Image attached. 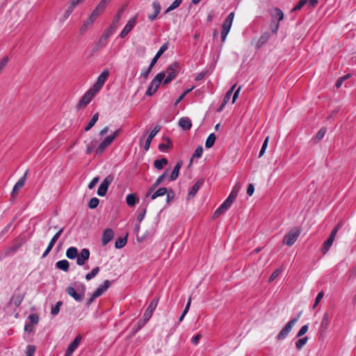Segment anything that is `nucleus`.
<instances>
[{
  "mask_svg": "<svg viewBox=\"0 0 356 356\" xmlns=\"http://www.w3.org/2000/svg\"><path fill=\"white\" fill-rule=\"evenodd\" d=\"M308 339H309L307 337H305L298 339L295 343L297 350H300L302 348V347L307 343Z\"/></svg>",
  "mask_w": 356,
  "mask_h": 356,
  "instance_id": "38",
  "label": "nucleus"
},
{
  "mask_svg": "<svg viewBox=\"0 0 356 356\" xmlns=\"http://www.w3.org/2000/svg\"><path fill=\"white\" fill-rule=\"evenodd\" d=\"M330 325V317L327 312L323 314V319L321 323L319 332L321 336L325 335Z\"/></svg>",
  "mask_w": 356,
  "mask_h": 356,
  "instance_id": "15",
  "label": "nucleus"
},
{
  "mask_svg": "<svg viewBox=\"0 0 356 356\" xmlns=\"http://www.w3.org/2000/svg\"><path fill=\"white\" fill-rule=\"evenodd\" d=\"M234 202L232 200H230L229 197H227L223 203L220 205L221 209H223L225 211H226L227 209H229L232 204Z\"/></svg>",
  "mask_w": 356,
  "mask_h": 356,
  "instance_id": "52",
  "label": "nucleus"
},
{
  "mask_svg": "<svg viewBox=\"0 0 356 356\" xmlns=\"http://www.w3.org/2000/svg\"><path fill=\"white\" fill-rule=\"evenodd\" d=\"M99 267L97 266L94 268L90 273L86 275V280L89 281L94 278L99 272Z\"/></svg>",
  "mask_w": 356,
  "mask_h": 356,
  "instance_id": "41",
  "label": "nucleus"
},
{
  "mask_svg": "<svg viewBox=\"0 0 356 356\" xmlns=\"http://www.w3.org/2000/svg\"><path fill=\"white\" fill-rule=\"evenodd\" d=\"M179 126L185 131L190 130L192 127V122L189 118L183 117L179 120Z\"/></svg>",
  "mask_w": 356,
  "mask_h": 356,
  "instance_id": "23",
  "label": "nucleus"
},
{
  "mask_svg": "<svg viewBox=\"0 0 356 356\" xmlns=\"http://www.w3.org/2000/svg\"><path fill=\"white\" fill-rule=\"evenodd\" d=\"M166 140L167 143H163L159 145V149L162 152H165L170 146V140L168 138Z\"/></svg>",
  "mask_w": 356,
  "mask_h": 356,
  "instance_id": "44",
  "label": "nucleus"
},
{
  "mask_svg": "<svg viewBox=\"0 0 356 356\" xmlns=\"http://www.w3.org/2000/svg\"><path fill=\"white\" fill-rule=\"evenodd\" d=\"M168 46H169L168 42H166L162 44V46L160 47L159 51L156 52V55L154 56V58L151 60L150 63H152V65H154L156 63L158 59L168 49Z\"/></svg>",
  "mask_w": 356,
  "mask_h": 356,
  "instance_id": "22",
  "label": "nucleus"
},
{
  "mask_svg": "<svg viewBox=\"0 0 356 356\" xmlns=\"http://www.w3.org/2000/svg\"><path fill=\"white\" fill-rule=\"evenodd\" d=\"M99 119V114L97 113H95L92 118L90 119V122L87 124V126L85 127V131H89L97 122Z\"/></svg>",
  "mask_w": 356,
  "mask_h": 356,
  "instance_id": "37",
  "label": "nucleus"
},
{
  "mask_svg": "<svg viewBox=\"0 0 356 356\" xmlns=\"http://www.w3.org/2000/svg\"><path fill=\"white\" fill-rule=\"evenodd\" d=\"M299 316L296 318H294L290 320L285 326L282 329V330L277 335V339L278 341L284 340L291 331L293 327L295 325L296 322L298 321Z\"/></svg>",
  "mask_w": 356,
  "mask_h": 356,
  "instance_id": "5",
  "label": "nucleus"
},
{
  "mask_svg": "<svg viewBox=\"0 0 356 356\" xmlns=\"http://www.w3.org/2000/svg\"><path fill=\"white\" fill-rule=\"evenodd\" d=\"M269 38L270 34L268 33H264L259 39L256 45V48L257 49H259L264 44H265L269 40Z\"/></svg>",
  "mask_w": 356,
  "mask_h": 356,
  "instance_id": "29",
  "label": "nucleus"
},
{
  "mask_svg": "<svg viewBox=\"0 0 356 356\" xmlns=\"http://www.w3.org/2000/svg\"><path fill=\"white\" fill-rule=\"evenodd\" d=\"M268 140H269V137L268 136L264 141L263 143V145H262V147L260 149V152H259V157H261L265 152H266V149L268 147Z\"/></svg>",
  "mask_w": 356,
  "mask_h": 356,
  "instance_id": "50",
  "label": "nucleus"
},
{
  "mask_svg": "<svg viewBox=\"0 0 356 356\" xmlns=\"http://www.w3.org/2000/svg\"><path fill=\"white\" fill-rule=\"evenodd\" d=\"M138 15L130 18L123 29L121 31L119 36L121 38H124L135 27L137 23Z\"/></svg>",
  "mask_w": 356,
  "mask_h": 356,
  "instance_id": "8",
  "label": "nucleus"
},
{
  "mask_svg": "<svg viewBox=\"0 0 356 356\" xmlns=\"http://www.w3.org/2000/svg\"><path fill=\"white\" fill-rule=\"evenodd\" d=\"M77 290L79 292H77L75 288L72 286H68L66 288V292L69 296L73 298L76 301L81 302L84 298L86 286L82 283H79L78 284Z\"/></svg>",
  "mask_w": 356,
  "mask_h": 356,
  "instance_id": "1",
  "label": "nucleus"
},
{
  "mask_svg": "<svg viewBox=\"0 0 356 356\" xmlns=\"http://www.w3.org/2000/svg\"><path fill=\"white\" fill-rule=\"evenodd\" d=\"M300 234V231L298 228L292 229L289 232H288L284 236L282 240V243L288 246L293 245L297 241V238H298Z\"/></svg>",
  "mask_w": 356,
  "mask_h": 356,
  "instance_id": "6",
  "label": "nucleus"
},
{
  "mask_svg": "<svg viewBox=\"0 0 356 356\" xmlns=\"http://www.w3.org/2000/svg\"><path fill=\"white\" fill-rule=\"evenodd\" d=\"M97 93L95 92L91 88H90L82 97V98L76 104V108L78 110L84 108L87 105H88Z\"/></svg>",
  "mask_w": 356,
  "mask_h": 356,
  "instance_id": "4",
  "label": "nucleus"
},
{
  "mask_svg": "<svg viewBox=\"0 0 356 356\" xmlns=\"http://www.w3.org/2000/svg\"><path fill=\"white\" fill-rule=\"evenodd\" d=\"M307 0H300L297 5L292 9V11L300 10L307 3Z\"/></svg>",
  "mask_w": 356,
  "mask_h": 356,
  "instance_id": "57",
  "label": "nucleus"
},
{
  "mask_svg": "<svg viewBox=\"0 0 356 356\" xmlns=\"http://www.w3.org/2000/svg\"><path fill=\"white\" fill-rule=\"evenodd\" d=\"M123 13L124 8H122L118 11L117 14L114 16L113 19L115 20V22H120Z\"/></svg>",
  "mask_w": 356,
  "mask_h": 356,
  "instance_id": "61",
  "label": "nucleus"
},
{
  "mask_svg": "<svg viewBox=\"0 0 356 356\" xmlns=\"http://www.w3.org/2000/svg\"><path fill=\"white\" fill-rule=\"evenodd\" d=\"M203 179H201L197 180L195 182V184L192 186V188L189 190L188 193V199L190 200L193 198L197 194V191L200 190V188L203 186Z\"/></svg>",
  "mask_w": 356,
  "mask_h": 356,
  "instance_id": "17",
  "label": "nucleus"
},
{
  "mask_svg": "<svg viewBox=\"0 0 356 356\" xmlns=\"http://www.w3.org/2000/svg\"><path fill=\"white\" fill-rule=\"evenodd\" d=\"M114 180V175L113 174H111L106 177L102 182L100 184V186L104 187L108 190V186L113 182Z\"/></svg>",
  "mask_w": 356,
  "mask_h": 356,
  "instance_id": "35",
  "label": "nucleus"
},
{
  "mask_svg": "<svg viewBox=\"0 0 356 356\" xmlns=\"http://www.w3.org/2000/svg\"><path fill=\"white\" fill-rule=\"evenodd\" d=\"M138 201V199L134 193H130L126 197V202L129 207L135 206Z\"/></svg>",
  "mask_w": 356,
  "mask_h": 356,
  "instance_id": "31",
  "label": "nucleus"
},
{
  "mask_svg": "<svg viewBox=\"0 0 356 356\" xmlns=\"http://www.w3.org/2000/svg\"><path fill=\"white\" fill-rule=\"evenodd\" d=\"M152 8L154 13H156V15H159L161 9L160 3L158 1H154L152 3Z\"/></svg>",
  "mask_w": 356,
  "mask_h": 356,
  "instance_id": "53",
  "label": "nucleus"
},
{
  "mask_svg": "<svg viewBox=\"0 0 356 356\" xmlns=\"http://www.w3.org/2000/svg\"><path fill=\"white\" fill-rule=\"evenodd\" d=\"M35 351V347L33 345H28L26 348V353L28 355L33 356Z\"/></svg>",
  "mask_w": 356,
  "mask_h": 356,
  "instance_id": "55",
  "label": "nucleus"
},
{
  "mask_svg": "<svg viewBox=\"0 0 356 356\" xmlns=\"http://www.w3.org/2000/svg\"><path fill=\"white\" fill-rule=\"evenodd\" d=\"M270 15L273 20L277 21V23L275 25V28L273 29V32L275 33L279 28V22L282 20L284 17V13L280 8H274L270 10Z\"/></svg>",
  "mask_w": 356,
  "mask_h": 356,
  "instance_id": "9",
  "label": "nucleus"
},
{
  "mask_svg": "<svg viewBox=\"0 0 356 356\" xmlns=\"http://www.w3.org/2000/svg\"><path fill=\"white\" fill-rule=\"evenodd\" d=\"M90 258V251L87 248H83L81 250L80 253H77L76 264L79 266H83Z\"/></svg>",
  "mask_w": 356,
  "mask_h": 356,
  "instance_id": "10",
  "label": "nucleus"
},
{
  "mask_svg": "<svg viewBox=\"0 0 356 356\" xmlns=\"http://www.w3.org/2000/svg\"><path fill=\"white\" fill-rule=\"evenodd\" d=\"M109 76V72L108 70H104L97 77L95 84L91 88L95 92L98 93L99 90L104 86L107 78Z\"/></svg>",
  "mask_w": 356,
  "mask_h": 356,
  "instance_id": "7",
  "label": "nucleus"
},
{
  "mask_svg": "<svg viewBox=\"0 0 356 356\" xmlns=\"http://www.w3.org/2000/svg\"><path fill=\"white\" fill-rule=\"evenodd\" d=\"M74 9L75 8L70 3V5L66 9L62 19H60V22H64L70 17Z\"/></svg>",
  "mask_w": 356,
  "mask_h": 356,
  "instance_id": "39",
  "label": "nucleus"
},
{
  "mask_svg": "<svg viewBox=\"0 0 356 356\" xmlns=\"http://www.w3.org/2000/svg\"><path fill=\"white\" fill-rule=\"evenodd\" d=\"M168 164V159L162 158L161 159H156L154 162V166L157 170H161L164 165Z\"/></svg>",
  "mask_w": 356,
  "mask_h": 356,
  "instance_id": "34",
  "label": "nucleus"
},
{
  "mask_svg": "<svg viewBox=\"0 0 356 356\" xmlns=\"http://www.w3.org/2000/svg\"><path fill=\"white\" fill-rule=\"evenodd\" d=\"M24 299V296L15 293L10 300V303L13 304L15 307H19Z\"/></svg>",
  "mask_w": 356,
  "mask_h": 356,
  "instance_id": "27",
  "label": "nucleus"
},
{
  "mask_svg": "<svg viewBox=\"0 0 356 356\" xmlns=\"http://www.w3.org/2000/svg\"><path fill=\"white\" fill-rule=\"evenodd\" d=\"M97 141H92L91 142L88 146L86 149V152L87 154H91L93 152H96L97 149Z\"/></svg>",
  "mask_w": 356,
  "mask_h": 356,
  "instance_id": "43",
  "label": "nucleus"
},
{
  "mask_svg": "<svg viewBox=\"0 0 356 356\" xmlns=\"http://www.w3.org/2000/svg\"><path fill=\"white\" fill-rule=\"evenodd\" d=\"M62 305H63V302L61 301L57 302L56 304L51 307V314L54 316L58 315L60 312Z\"/></svg>",
  "mask_w": 356,
  "mask_h": 356,
  "instance_id": "42",
  "label": "nucleus"
},
{
  "mask_svg": "<svg viewBox=\"0 0 356 356\" xmlns=\"http://www.w3.org/2000/svg\"><path fill=\"white\" fill-rule=\"evenodd\" d=\"M63 228H60L55 234L54 236L52 237V238L51 239L50 242L53 243H56V241L58 240V238L60 236L61 234L63 233Z\"/></svg>",
  "mask_w": 356,
  "mask_h": 356,
  "instance_id": "59",
  "label": "nucleus"
},
{
  "mask_svg": "<svg viewBox=\"0 0 356 356\" xmlns=\"http://www.w3.org/2000/svg\"><path fill=\"white\" fill-rule=\"evenodd\" d=\"M78 250L75 247H70L66 250V257L70 259H74L76 258Z\"/></svg>",
  "mask_w": 356,
  "mask_h": 356,
  "instance_id": "33",
  "label": "nucleus"
},
{
  "mask_svg": "<svg viewBox=\"0 0 356 356\" xmlns=\"http://www.w3.org/2000/svg\"><path fill=\"white\" fill-rule=\"evenodd\" d=\"M107 191L106 188L99 185L97 193L99 196L104 197L106 194Z\"/></svg>",
  "mask_w": 356,
  "mask_h": 356,
  "instance_id": "63",
  "label": "nucleus"
},
{
  "mask_svg": "<svg viewBox=\"0 0 356 356\" xmlns=\"http://www.w3.org/2000/svg\"><path fill=\"white\" fill-rule=\"evenodd\" d=\"M114 31L113 29H110L109 27H108L105 31L104 32V33L102 34L103 35V39H105V38H107L108 39V38L113 33Z\"/></svg>",
  "mask_w": 356,
  "mask_h": 356,
  "instance_id": "64",
  "label": "nucleus"
},
{
  "mask_svg": "<svg viewBox=\"0 0 356 356\" xmlns=\"http://www.w3.org/2000/svg\"><path fill=\"white\" fill-rule=\"evenodd\" d=\"M127 237H120L118 238L115 243V248L116 249H120L123 248L127 243Z\"/></svg>",
  "mask_w": 356,
  "mask_h": 356,
  "instance_id": "40",
  "label": "nucleus"
},
{
  "mask_svg": "<svg viewBox=\"0 0 356 356\" xmlns=\"http://www.w3.org/2000/svg\"><path fill=\"white\" fill-rule=\"evenodd\" d=\"M114 236V232L112 229L108 228L106 229L103 234L102 238V243L103 245H107Z\"/></svg>",
  "mask_w": 356,
  "mask_h": 356,
  "instance_id": "20",
  "label": "nucleus"
},
{
  "mask_svg": "<svg viewBox=\"0 0 356 356\" xmlns=\"http://www.w3.org/2000/svg\"><path fill=\"white\" fill-rule=\"evenodd\" d=\"M181 166H182V162L178 161L177 163V164L175 165V168L172 170V172L170 176V181H174L178 177L179 173V170L181 168Z\"/></svg>",
  "mask_w": 356,
  "mask_h": 356,
  "instance_id": "28",
  "label": "nucleus"
},
{
  "mask_svg": "<svg viewBox=\"0 0 356 356\" xmlns=\"http://www.w3.org/2000/svg\"><path fill=\"white\" fill-rule=\"evenodd\" d=\"M81 340V337L80 335H78L76 337V338L73 340L72 343L68 346L65 350V356H72V353L74 352V350L78 348L79 343Z\"/></svg>",
  "mask_w": 356,
  "mask_h": 356,
  "instance_id": "14",
  "label": "nucleus"
},
{
  "mask_svg": "<svg viewBox=\"0 0 356 356\" xmlns=\"http://www.w3.org/2000/svg\"><path fill=\"white\" fill-rule=\"evenodd\" d=\"M56 266L57 268L63 270L64 272H67L70 268V263L66 259L60 260L56 262Z\"/></svg>",
  "mask_w": 356,
  "mask_h": 356,
  "instance_id": "26",
  "label": "nucleus"
},
{
  "mask_svg": "<svg viewBox=\"0 0 356 356\" xmlns=\"http://www.w3.org/2000/svg\"><path fill=\"white\" fill-rule=\"evenodd\" d=\"M148 321H149L145 320L144 317L143 318V319L139 320L136 324V331L140 330Z\"/></svg>",
  "mask_w": 356,
  "mask_h": 356,
  "instance_id": "58",
  "label": "nucleus"
},
{
  "mask_svg": "<svg viewBox=\"0 0 356 356\" xmlns=\"http://www.w3.org/2000/svg\"><path fill=\"white\" fill-rule=\"evenodd\" d=\"M238 192H239V187L237 186H235L233 188L232 192L230 193L229 195L227 197H229L230 200H232L233 201H234L238 195Z\"/></svg>",
  "mask_w": 356,
  "mask_h": 356,
  "instance_id": "48",
  "label": "nucleus"
},
{
  "mask_svg": "<svg viewBox=\"0 0 356 356\" xmlns=\"http://www.w3.org/2000/svg\"><path fill=\"white\" fill-rule=\"evenodd\" d=\"M154 66V65H152V63H150L147 68H143L141 72L140 76L146 79L148 77Z\"/></svg>",
  "mask_w": 356,
  "mask_h": 356,
  "instance_id": "45",
  "label": "nucleus"
},
{
  "mask_svg": "<svg viewBox=\"0 0 356 356\" xmlns=\"http://www.w3.org/2000/svg\"><path fill=\"white\" fill-rule=\"evenodd\" d=\"M111 1V0H101L90 15L97 19L99 17V15L104 12V10H105L107 5L110 3Z\"/></svg>",
  "mask_w": 356,
  "mask_h": 356,
  "instance_id": "12",
  "label": "nucleus"
},
{
  "mask_svg": "<svg viewBox=\"0 0 356 356\" xmlns=\"http://www.w3.org/2000/svg\"><path fill=\"white\" fill-rule=\"evenodd\" d=\"M202 152H203V149L201 146H198L196 149L195 150V152L193 153V156L191 157V161L194 159V158H200L202 155Z\"/></svg>",
  "mask_w": 356,
  "mask_h": 356,
  "instance_id": "49",
  "label": "nucleus"
},
{
  "mask_svg": "<svg viewBox=\"0 0 356 356\" xmlns=\"http://www.w3.org/2000/svg\"><path fill=\"white\" fill-rule=\"evenodd\" d=\"M97 19L92 15H90L89 17L83 22L80 27L79 31L81 34L85 33L89 27H90Z\"/></svg>",
  "mask_w": 356,
  "mask_h": 356,
  "instance_id": "18",
  "label": "nucleus"
},
{
  "mask_svg": "<svg viewBox=\"0 0 356 356\" xmlns=\"http://www.w3.org/2000/svg\"><path fill=\"white\" fill-rule=\"evenodd\" d=\"M180 67L178 63L175 62L170 65L163 72L165 73V76L163 79V84L166 85L170 83L177 76Z\"/></svg>",
  "mask_w": 356,
  "mask_h": 356,
  "instance_id": "2",
  "label": "nucleus"
},
{
  "mask_svg": "<svg viewBox=\"0 0 356 356\" xmlns=\"http://www.w3.org/2000/svg\"><path fill=\"white\" fill-rule=\"evenodd\" d=\"M216 135L213 133H211L207 137L206 142H205V147L206 148H211L214 145L215 140H216Z\"/></svg>",
  "mask_w": 356,
  "mask_h": 356,
  "instance_id": "36",
  "label": "nucleus"
},
{
  "mask_svg": "<svg viewBox=\"0 0 356 356\" xmlns=\"http://www.w3.org/2000/svg\"><path fill=\"white\" fill-rule=\"evenodd\" d=\"M182 0H175L172 4L166 9L165 13H168L178 8L181 3Z\"/></svg>",
  "mask_w": 356,
  "mask_h": 356,
  "instance_id": "46",
  "label": "nucleus"
},
{
  "mask_svg": "<svg viewBox=\"0 0 356 356\" xmlns=\"http://www.w3.org/2000/svg\"><path fill=\"white\" fill-rule=\"evenodd\" d=\"M161 127L157 125L154 127L152 131L149 134L144 146V149L147 151L149 149L150 143L153 138L156 135V134L160 131Z\"/></svg>",
  "mask_w": 356,
  "mask_h": 356,
  "instance_id": "21",
  "label": "nucleus"
},
{
  "mask_svg": "<svg viewBox=\"0 0 356 356\" xmlns=\"http://www.w3.org/2000/svg\"><path fill=\"white\" fill-rule=\"evenodd\" d=\"M323 291H321L318 293L317 296L316 297L314 304L313 305V308H316V306L319 304L320 301L323 297Z\"/></svg>",
  "mask_w": 356,
  "mask_h": 356,
  "instance_id": "60",
  "label": "nucleus"
},
{
  "mask_svg": "<svg viewBox=\"0 0 356 356\" xmlns=\"http://www.w3.org/2000/svg\"><path fill=\"white\" fill-rule=\"evenodd\" d=\"M234 17V13L231 12L227 17H226L225 20L224 21L222 26V30H221V40L222 42H224L226 40V38L231 29L233 20Z\"/></svg>",
  "mask_w": 356,
  "mask_h": 356,
  "instance_id": "3",
  "label": "nucleus"
},
{
  "mask_svg": "<svg viewBox=\"0 0 356 356\" xmlns=\"http://www.w3.org/2000/svg\"><path fill=\"white\" fill-rule=\"evenodd\" d=\"M114 140L111 135L106 136L98 145L96 149V154H101Z\"/></svg>",
  "mask_w": 356,
  "mask_h": 356,
  "instance_id": "11",
  "label": "nucleus"
},
{
  "mask_svg": "<svg viewBox=\"0 0 356 356\" xmlns=\"http://www.w3.org/2000/svg\"><path fill=\"white\" fill-rule=\"evenodd\" d=\"M167 188H165V187H162V188H159L157 191H153L151 195L149 196H151V200H155L156 198H157L158 197H160V196H163L164 195H165V193H167Z\"/></svg>",
  "mask_w": 356,
  "mask_h": 356,
  "instance_id": "32",
  "label": "nucleus"
},
{
  "mask_svg": "<svg viewBox=\"0 0 356 356\" xmlns=\"http://www.w3.org/2000/svg\"><path fill=\"white\" fill-rule=\"evenodd\" d=\"M167 175L168 172L165 171L164 173H163L161 176L158 177V179L156 180L154 184L149 189L146 195L147 197H149L151 195V193L156 189V188L164 180Z\"/></svg>",
  "mask_w": 356,
  "mask_h": 356,
  "instance_id": "24",
  "label": "nucleus"
},
{
  "mask_svg": "<svg viewBox=\"0 0 356 356\" xmlns=\"http://www.w3.org/2000/svg\"><path fill=\"white\" fill-rule=\"evenodd\" d=\"M158 302V298H154L150 302L149 306L147 307L146 311L143 314V317L145 318V320L149 321L151 318L154 310L157 307Z\"/></svg>",
  "mask_w": 356,
  "mask_h": 356,
  "instance_id": "13",
  "label": "nucleus"
},
{
  "mask_svg": "<svg viewBox=\"0 0 356 356\" xmlns=\"http://www.w3.org/2000/svg\"><path fill=\"white\" fill-rule=\"evenodd\" d=\"M308 329H309V325H304L299 330L296 337H301L302 336H303L308 331Z\"/></svg>",
  "mask_w": 356,
  "mask_h": 356,
  "instance_id": "54",
  "label": "nucleus"
},
{
  "mask_svg": "<svg viewBox=\"0 0 356 356\" xmlns=\"http://www.w3.org/2000/svg\"><path fill=\"white\" fill-rule=\"evenodd\" d=\"M111 286V282L109 280H105L104 283L99 285L95 291L92 293L94 297L97 298L101 296Z\"/></svg>",
  "mask_w": 356,
  "mask_h": 356,
  "instance_id": "16",
  "label": "nucleus"
},
{
  "mask_svg": "<svg viewBox=\"0 0 356 356\" xmlns=\"http://www.w3.org/2000/svg\"><path fill=\"white\" fill-rule=\"evenodd\" d=\"M27 174H28V170H26L25 172L24 175L15 184V186L13 188L12 193H14L15 191L22 188L24 186V185L25 184Z\"/></svg>",
  "mask_w": 356,
  "mask_h": 356,
  "instance_id": "25",
  "label": "nucleus"
},
{
  "mask_svg": "<svg viewBox=\"0 0 356 356\" xmlns=\"http://www.w3.org/2000/svg\"><path fill=\"white\" fill-rule=\"evenodd\" d=\"M326 133V129L323 127L321 128L316 134V136H315V140L316 142H318L320 141L321 140H322L323 138V137L325 136V134Z\"/></svg>",
  "mask_w": 356,
  "mask_h": 356,
  "instance_id": "47",
  "label": "nucleus"
},
{
  "mask_svg": "<svg viewBox=\"0 0 356 356\" xmlns=\"http://www.w3.org/2000/svg\"><path fill=\"white\" fill-rule=\"evenodd\" d=\"M99 200L97 197H92L88 202V207L90 209H95L99 204Z\"/></svg>",
  "mask_w": 356,
  "mask_h": 356,
  "instance_id": "51",
  "label": "nucleus"
},
{
  "mask_svg": "<svg viewBox=\"0 0 356 356\" xmlns=\"http://www.w3.org/2000/svg\"><path fill=\"white\" fill-rule=\"evenodd\" d=\"M145 214H146V209H143V210H141L140 211V213H138V215L137 216V220L139 223H140L143 220V219L145 216Z\"/></svg>",
  "mask_w": 356,
  "mask_h": 356,
  "instance_id": "62",
  "label": "nucleus"
},
{
  "mask_svg": "<svg viewBox=\"0 0 356 356\" xmlns=\"http://www.w3.org/2000/svg\"><path fill=\"white\" fill-rule=\"evenodd\" d=\"M29 319L30 321V323L33 325L38 324L39 321V317L37 314H30L29 316Z\"/></svg>",
  "mask_w": 356,
  "mask_h": 356,
  "instance_id": "56",
  "label": "nucleus"
},
{
  "mask_svg": "<svg viewBox=\"0 0 356 356\" xmlns=\"http://www.w3.org/2000/svg\"><path fill=\"white\" fill-rule=\"evenodd\" d=\"M165 76V72H159L156 76L151 81L149 86L154 88V90H157L161 83L163 81Z\"/></svg>",
  "mask_w": 356,
  "mask_h": 356,
  "instance_id": "19",
  "label": "nucleus"
},
{
  "mask_svg": "<svg viewBox=\"0 0 356 356\" xmlns=\"http://www.w3.org/2000/svg\"><path fill=\"white\" fill-rule=\"evenodd\" d=\"M334 240V239L333 238L329 236L328 238L323 243V245L321 248V252L323 254H325L330 250L333 244Z\"/></svg>",
  "mask_w": 356,
  "mask_h": 356,
  "instance_id": "30",
  "label": "nucleus"
}]
</instances>
